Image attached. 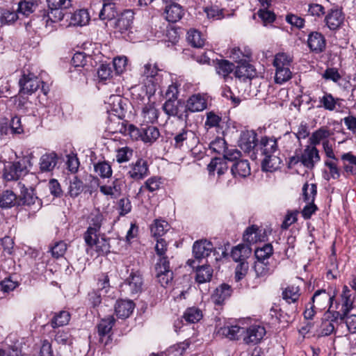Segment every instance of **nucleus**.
Wrapping results in <instances>:
<instances>
[{"mask_svg":"<svg viewBox=\"0 0 356 356\" xmlns=\"http://www.w3.org/2000/svg\"><path fill=\"white\" fill-rule=\"evenodd\" d=\"M334 298L335 294L330 289L316 291L304 312L305 318L312 319L317 311L330 309Z\"/></svg>","mask_w":356,"mask_h":356,"instance_id":"1","label":"nucleus"},{"mask_svg":"<svg viewBox=\"0 0 356 356\" xmlns=\"http://www.w3.org/2000/svg\"><path fill=\"white\" fill-rule=\"evenodd\" d=\"M259 148L264 158L262 161V168L265 171H273L278 168L280 158L275 155L278 151L277 140L267 136L263 137L259 144Z\"/></svg>","mask_w":356,"mask_h":356,"instance_id":"2","label":"nucleus"},{"mask_svg":"<svg viewBox=\"0 0 356 356\" xmlns=\"http://www.w3.org/2000/svg\"><path fill=\"white\" fill-rule=\"evenodd\" d=\"M33 154L23 156L21 159L10 163L4 167L3 177L7 181H16L28 172V168L32 165Z\"/></svg>","mask_w":356,"mask_h":356,"instance_id":"3","label":"nucleus"},{"mask_svg":"<svg viewBox=\"0 0 356 356\" xmlns=\"http://www.w3.org/2000/svg\"><path fill=\"white\" fill-rule=\"evenodd\" d=\"M156 277L160 284L166 287L173 280V272L170 267L168 257L159 259L155 265Z\"/></svg>","mask_w":356,"mask_h":356,"instance_id":"4","label":"nucleus"},{"mask_svg":"<svg viewBox=\"0 0 356 356\" xmlns=\"http://www.w3.org/2000/svg\"><path fill=\"white\" fill-rule=\"evenodd\" d=\"M41 83L43 82L34 74H23L19 81V94L32 95L39 89Z\"/></svg>","mask_w":356,"mask_h":356,"instance_id":"5","label":"nucleus"},{"mask_svg":"<svg viewBox=\"0 0 356 356\" xmlns=\"http://www.w3.org/2000/svg\"><path fill=\"white\" fill-rule=\"evenodd\" d=\"M129 168L127 175L134 181H140L149 174L147 161L143 159H138L136 162L130 163Z\"/></svg>","mask_w":356,"mask_h":356,"instance_id":"6","label":"nucleus"},{"mask_svg":"<svg viewBox=\"0 0 356 356\" xmlns=\"http://www.w3.org/2000/svg\"><path fill=\"white\" fill-rule=\"evenodd\" d=\"M143 284V281L140 272L132 271L122 284V287L131 295H135L142 291Z\"/></svg>","mask_w":356,"mask_h":356,"instance_id":"7","label":"nucleus"},{"mask_svg":"<svg viewBox=\"0 0 356 356\" xmlns=\"http://www.w3.org/2000/svg\"><path fill=\"white\" fill-rule=\"evenodd\" d=\"M163 110L168 117H177L180 120H187L188 115H184V105L177 99H168L163 105Z\"/></svg>","mask_w":356,"mask_h":356,"instance_id":"8","label":"nucleus"},{"mask_svg":"<svg viewBox=\"0 0 356 356\" xmlns=\"http://www.w3.org/2000/svg\"><path fill=\"white\" fill-rule=\"evenodd\" d=\"M321 159L319 152L316 147L307 145L304 149L299 161L308 169L314 168Z\"/></svg>","mask_w":356,"mask_h":356,"instance_id":"9","label":"nucleus"},{"mask_svg":"<svg viewBox=\"0 0 356 356\" xmlns=\"http://www.w3.org/2000/svg\"><path fill=\"white\" fill-rule=\"evenodd\" d=\"M214 250L211 242L204 239L197 241L193 245V254L195 259L199 263L204 258L207 257Z\"/></svg>","mask_w":356,"mask_h":356,"instance_id":"10","label":"nucleus"},{"mask_svg":"<svg viewBox=\"0 0 356 356\" xmlns=\"http://www.w3.org/2000/svg\"><path fill=\"white\" fill-rule=\"evenodd\" d=\"M106 103L108 104L107 109L113 113V114L122 118L124 116L126 111V100L124 99L120 95H111Z\"/></svg>","mask_w":356,"mask_h":356,"instance_id":"11","label":"nucleus"},{"mask_svg":"<svg viewBox=\"0 0 356 356\" xmlns=\"http://www.w3.org/2000/svg\"><path fill=\"white\" fill-rule=\"evenodd\" d=\"M115 319L112 316L102 318L97 325L98 334L99 336V342L106 346L110 341L109 333L114 325Z\"/></svg>","mask_w":356,"mask_h":356,"instance_id":"12","label":"nucleus"},{"mask_svg":"<svg viewBox=\"0 0 356 356\" xmlns=\"http://www.w3.org/2000/svg\"><path fill=\"white\" fill-rule=\"evenodd\" d=\"M238 144L244 152H251L257 146V134L252 130L243 131L241 133Z\"/></svg>","mask_w":356,"mask_h":356,"instance_id":"13","label":"nucleus"},{"mask_svg":"<svg viewBox=\"0 0 356 356\" xmlns=\"http://www.w3.org/2000/svg\"><path fill=\"white\" fill-rule=\"evenodd\" d=\"M245 336L243 341L245 343H257L264 338L266 334L264 327L259 325H252L245 329Z\"/></svg>","mask_w":356,"mask_h":356,"instance_id":"14","label":"nucleus"},{"mask_svg":"<svg viewBox=\"0 0 356 356\" xmlns=\"http://www.w3.org/2000/svg\"><path fill=\"white\" fill-rule=\"evenodd\" d=\"M234 75L240 81H245L253 79L256 76V72L254 67L247 60H244L236 67Z\"/></svg>","mask_w":356,"mask_h":356,"instance_id":"15","label":"nucleus"},{"mask_svg":"<svg viewBox=\"0 0 356 356\" xmlns=\"http://www.w3.org/2000/svg\"><path fill=\"white\" fill-rule=\"evenodd\" d=\"M355 298V294L352 293L351 290L347 286H343L340 296L339 302L341 305V312H343V316H346L349 312L353 308Z\"/></svg>","mask_w":356,"mask_h":356,"instance_id":"16","label":"nucleus"},{"mask_svg":"<svg viewBox=\"0 0 356 356\" xmlns=\"http://www.w3.org/2000/svg\"><path fill=\"white\" fill-rule=\"evenodd\" d=\"M187 264L193 268H196L195 280L198 283H204L211 280L213 275V269L209 265L196 266L195 260L193 259H188Z\"/></svg>","mask_w":356,"mask_h":356,"instance_id":"17","label":"nucleus"},{"mask_svg":"<svg viewBox=\"0 0 356 356\" xmlns=\"http://www.w3.org/2000/svg\"><path fill=\"white\" fill-rule=\"evenodd\" d=\"M58 156L55 152L45 153L39 160V168L41 172H52L56 168Z\"/></svg>","mask_w":356,"mask_h":356,"instance_id":"18","label":"nucleus"},{"mask_svg":"<svg viewBox=\"0 0 356 356\" xmlns=\"http://www.w3.org/2000/svg\"><path fill=\"white\" fill-rule=\"evenodd\" d=\"M344 16L339 9H331L325 18L327 26L332 31L337 30L343 23Z\"/></svg>","mask_w":356,"mask_h":356,"instance_id":"19","label":"nucleus"},{"mask_svg":"<svg viewBox=\"0 0 356 356\" xmlns=\"http://www.w3.org/2000/svg\"><path fill=\"white\" fill-rule=\"evenodd\" d=\"M184 14L183 8L177 3L166 5L163 15L167 21L175 23L180 20Z\"/></svg>","mask_w":356,"mask_h":356,"instance_id":"20","label":"nucleus"},{"mask_svg":"<svg viewBox=\"0 0 356 356\" xmlns=\"http://www.w3.org/2000/svg\"><path fill=\"white\" fill-rule=\"evenodd\" d=\"M134 13L131 10H124L115 22V28L121 33L129 31L132 27Z\"/></svg>","mask_w":356,"mask_h":356,"instance_id":"21","label":"nucleus"},{"mask_svg":"<svg viewBox=\"0 0 356 356\" xmlns=\"http://www.w3.org/2000/svg\"><path fill=\"white\" fill-rule=\"evenodd\" d=\"M307 44L311 51L317 54L322 52L325 48V38L318 32H312L309 35Z\"/></svg>","mask_w":356,"mask_h":356,"instance_id":"22","label":"nucleus"},{"mask_svg":"<svg viewBox=\"0 0 356 356\" xmlns=\"http://www.w3.org/2000/svg\"><path fill=\"white\" fill-rule=\"evenodd\" d=\"M207 103L204 97L200 95H194L191 96L187 101L184 113L187 111L191 112H200L207 108Z\"/></svg>","mask_w":356,"mask_h":356,"instance_id":"23","label":"nucleus"},{"mask_svg":"<svg viewBox=\"0 0 356 356\" xmlns=\"http://www.w3.org/2000/svg\"><path fill=\"white\" fill-rule=\"evenodd\" d=\"M231 293V287L228 284H222L216 289L211 299L216 305H221L225 300L230 297Z\"/></svg>","mask_w":356,"mask_h":356,"instance_id":"24","label":"nucleus"},{"mask_svg":"<svg viewBox=\"0 0 356 356\" xmlns=\"http://www.w3.org/2000/svg\"><path fill=\"white\" fill-rule=\"evenodd\" d=\"M134 309V303L131 300H119L115 305V312L118 318H128Z\"/></svg>","mask_w":356,"mask_h":356,"instance_id":"25","label":"nucleus"},{"mask_svg":"<svg viewBox=\"0 0 356 356\" xmlns=\"http://www.w3.org/2000/svg\"><path fill=\"white\" fill-rule=\"evenodd\" d=\"M231 172L234 177H246L250 175V166L248 160L239 159L234 163Z\"/></svg>","mask_w":356,"mask_h":356,"instance_id":"26","label":"nucleus"},{"mask_svg":"<svg viewBox=\"0 0 356 356\" xmlns=\"http://www.w3.org/2000/svg\"><path fill=\"white\" fill-rule=\"evenodd\" d=\"M18 206L27 205L31 206L37 203L38 207H40V201L34 194L33 190L31 188H23L21 191L19 197L17 198Z\"/></svg>","mask_w":356,"mask_h":356,"instance_id":"27","label":"nucleus"},{"mask_svg":"<svg viewBox=\"0 0 356 356\" xmlns=\"http://www.w3.org/2000/svg\"><path fill=\"white\" fill-rule=\"evenodd\" d=\"M332 135L330 129L326 126L321 127L315 131L309 138V142L311 145L315 147L316 145L320 144L321 142L323 143L324 140H328L327 138Z\"/></svg>","mask_w":356,"mask_h":356,"instance_id":"28","label":"nucleus"},{"mask_svg":"<svg viewBox=\"0 0 356 356\" xmlns=\"http://www.w3.org/2000/svg\"><path fill=\"white\" fill-rule=\"evenodd\" d=\"M90 15L86 9H79L71 15L70 25L83 26L88 24Z\"/></svg>","mask_w":356,"mask_h":356,"instance_id":"29","label":"nucleus"},{"mask_svg":"<svg viewBox=\"0 0 356 356\" xmlns=\"http://www.w3.org/2000/svg\"><path fill=\"white\" fill-rule=\"evenodd\" d=\"M245 333V328L238 325L224 326L220 327L218 334L231 340L238 339V337Z\"/></svg>","mask_w":356,"mask_h":356,"instance_id":"30","label":"nucleus"},{"mask_svg":"<svg viewBox=\"0 0 356 356\" xmlns=\"http://www.w3.org/2000/svg\"><path fill=\"white\" fill-rule=\"evenodd\" d=\"M251 253V248L248 244H239L231 252V257L236 262L245 261Z\"/></svg>","mask_w":356,"mask_h":356,"instance_id":"31","label":"nucleus"},{"mask_svg":"<svg viewBox=\"0 0 356 356\" xmlns=\"http://www.w3.org/2000/svg\"><path fill=\"white\" fill-rule=\"evenodd\" d=\"M142 117L144 123L153 124L157 121L159 111L156 108L154 103L147 104L143 108Z\"/></svg>","mask_w":356,"mask_h":356,"instance_id":"32","label":"nucleus"},{"mask_svg":"<svg viewBox=\"0 0 356 356\" xmlns=\"http://www.w3.org/2000/svg\"><path fill=\"white\" fill-rule=\"evenodd\" d=\"M228 169L227 162L221 158L216 157L210 161L207 165V170L210 175H214L216 171L218 176L223 175Z\"/></svg>","mask_w":356,"mask_h":356,"instance_id":"33","label":"nucleus"},{"mask_svg":"<svg viewBox=\"0 0 356 356\" xmlns=\"http://www.w3.org/2000/svg\"><path fill=\"white\" fill-rule=\"evenodd\" d=\"M18 202L16 195L12 191L6 190L0 194V207L2 209L18 206Z\"/></svg>","mask_w":356,"mask_h":356,"instance_id":"34","label":"nucleus"},{"mask_svg":"<svg viewBox=\"0 0 356 356\" xmlns=\"http://www.w3.org/2000/svg\"><path fill=\"white\" fill-rule=\"evenodd\" d=\"M122 182L118 179L113 181L111 185H103L99 186V191L105 195L115 197L120 194Z\"/></svg>","mask_w":356,"mask_h":356,"instance_id":"35","label":"nucleus"},{"mask_svg":"<svg viewBox=\"0 0 356 356\" xmlns=\"http://www.w3.org/2000/svg\"><path fill=\"white\" fill-rule=\"evenodd\" d=\"M170 228L168 222L162 219H156L151 225V233L154 237L159 238L163 236Z\"/></svg>","mask_w":356,"mask_h":356,"instance_id":"36","label":"nucleus"},{"mask_svg":"<svg viewBox=\"0 0 356 356\" xmlns=\"http://www.w3.org/2000/svg\"><path fill=\"white\" fill-rule=\"evenodd\" d=\"M339 98H334L330 93L324 92V95L319 97L320 104L317 107H323L327 111H332L336 108V106L339 104Z\"/></svg>","mask_w":356,"mask_h":356,"instance_id":"37","label":"nucleus"},{"mask_svg":"<svg viewBox=\"0 0 356 356\" xmlns=\"http://www.w3.org/2000/svg\"><path fill=\"white\" fill-rule=\"evenodd\" d=\"M160 132L157 127L153 126H147L143 127L142 140L144 143H152L159 137Z\"/></svg>","mask_w":356,"mask_h":356,"instance_id":"38","label":"nucleus"},{"mask_svg":"<svg viewBox=\"0 0 356 356\" xmlns=\"http://www.w3.org/2000/svg\"><path fill=\"white\" fill-rule=\"evenodd\" d=\"M275 67V81L277 83L282 84L288 81L292 76L290 70L291 66H274Z\"/></svg>","mask_w":356,"mask_h":356,"instance_id":"39","label":"nucleus"},{"mask_svg":"<svg viewBox=\"0 0 356 356\" xmlns=\"http://www.w3.org/2000/svg\"><path fill=\"white\" fill-rule=\"evenodd\" d=\"M300 291V287L296 284L288 286L282 292L283 298L289 303H294L299 299Z\"/></svg>","mask_w":356,"mask_h":356,"instance_id":"40","label":"nucleus"},{"mask_svg":"<svg viewBox=\"0 0 356 356\" xmlns=\"http://www.w3.org/2000/svg\"><path fill=\"white\" fill-rule=\"evenodd\" d=\"M161 184V178L156 176L148 178L139 189V193L147 191L154 193L160 188Z\"/></svg>","mask_w":356,"mask_h":356,"instance_id":"41","label":"nucleus"},{"mask_svg":"<svg viewBox=\"0 0 356 356\" xmlns=\"http://www.w3.org/2000/svg\"><path fill=\"white\" fill-rule=\"evenodd\" d=\"M66 8H48V10L45 11L44 15V19H46L47 24L50 21L51 22H58L61 21L65 15L64 10Z\"/></svg>","mask_w":356,"mask_h":356,"instance_id":"42","label":"nucleus"},{"mask_svg":"<svg viewBox=\"0 0 356 356\" xmlns=\"http://www.w3.org/2000/svg\"><path fill=\"white\" fill-rule=\"evenodd\" d=\"M191 137H194V134L187 129H182L179 132L177 133L174 136L173 145L176 148L181 149L184 143Z\"/></svg>","mask_w":356,"mask_h":356,"instance_id":"43","label":"nucleus"},{"mask_svg":"<svg viewBox=\"0 0 356 356\" xmlns=\"http://www.w3.org/2000/svg\"><path fill=\"white\" fill-rule=\"evenodd\" d=\"M254 270L256 277L265 280L270 273L269 264L268 261H255Z\"/></svg>","mask_w":356,"mask_h":356,"instance_id":"44","label":"nucleus"},{"mask_svg":"<svg viewBox=\"0 0 356 356\" xmlns=\"http://www.w3.org/2000/svg\"><path fill=\"white\" fill-rule=\"evenodd\" d=\"M83 181L78 179L77 177H74L70 181L68 187V193L72 197H76L81 193L83 190Z\"/></svg>","mask_w":356,"mask_h":356,"instance_id":"45","label":"nucleus"},{"mask_svg":"<svg viewBox=\"0 0 356 356\" xmlns=\"http://www.w3.org/2000/svg\"><path fill=\"white\" fill-rule=\"evenodd\" d=\"M187 40L194 47L200 48L204 44V38L201 33L197 30H190L187 33Z\"/></svg>","mask_w":356,"mask_h":356,"instance_id":"46","label":"nucleus"},{"mask_svg":"<svg viewBox=\"0 0 356 356\" xmlns=\"http://www.w3.org/2000/svg\"><path fill=\"white\" fill-rule=\"evenodd\" d=\"M233 64L227 60H221L218 62L216 66V70L218 74L227 79L229 74L233 71Z\"/></svg>","mask_w":356,"mask_h":356,"instance_id":"47","label":"nucleus"},{"mask_svg":"<svg viewBox=\"0 0 356 356\" xmlns=\"http://www.w3.org/2000/svg\"><path fill=\"white\" fill-rule=\"evenodd\" d=\"M341 159L348 161V164H345L343 166L344 170L353 175H356V156L352 153L348 152L343 154L341 156Z\"/></svg>","mask_w":356,"mask_h":356,"instance_id":"48","label":"nucleus"},{"mask_svg":"<svg viewBox=\"0 0 356 356\" xmlns=\"http://www.w3.org/2000/svg\"><path fill=\"white\" fill-rule=\"evenodd\" d=\"M273 254V246L270 244H265L262 248L256 249L254 254L257 261H268Z\"/></svg>","mask_w":356,"mask_h":356,"instance_id":"49","label":"nucleus"},{"mask_svg":"<svg viewBox=\"0 0 356 356\" xmlns=\"http://www.w3.org/2000/svg\"><path fill=\"white\" fill-rule=\"evenodd\" d=\"M95 171L102 178H108L112 175L111 166L106 161L99 162L94 165Z\"/></svg>","mask_w":356,"mask_h":356,"instance_id":"50","label":"nucleus"},{"mask_svg":"<svg viewBox=\"0 0 356 356\" xmlns=\"http://www.w3.org/2000/svg\"><path fill=\"white\" fill-rule=\"evenodd\" d=\"M184 318L186 321L194 323L202 318V312L197 307H190L184 312Z\"/></svg>","mask_w":356,"mask_h":356,"instance_id":"51","label":"nucleus"},{"mask_svg":"<svg viewBox=\"0 0 356 356\" xmlns=\"http://www.w3.org/2000/svg\"><path fill=\"white\" fill-rule=\"evenodd\" d=\"M116 12L112 2L104 3L101 9L99 17L102 20H111L115 17Z\"/></svg>","mask_w":356,"mask_h":356,"instance_id":"52","label":"nucleus"},{"mask_svg":"<svg viewBox=\"0 0 356 356\" xmlns=\"http://www.w3.org/2000/svg\"><path fill=\"white\" fill-rule=\"evenodd\" d=\"M99 231L93 229L92 227H88L86 231L83 234V239L86 244L90 248H93L95 243L97 241L99 238Z\"/></svg>","mask_w":356,"mask_h":356,"instance_id":"53","label":"nucleus"},{"mask_svg":"<svg viewBox=\"0 0 356 356\" xmlns=\"http://www.w3.org/2000/svg\"><path fill=\"white\" fill-rule=\"evenodd\" d=\"M70 314L66 311H61L56 314L51 320V326L58 327L67 325L70 321Z\"/></svg>","mask_w":356,"mask_h":356,"instance_id":"54","label":"nucleus"},{"mask_svg":"<svg viewBox=\"0 0 356 356\" xmlns=\"http://www.w3.org/2000/svg\"><path fill=\"white\" fill-rule=\"evenodd\" d=\"M227 145L226 141L221 137H217L209 144L210 149L218 154L223 155L224 152H225V150L227 149Z\"/></svg>","mask_w":356,"mask_h":356,"instance_id":"55","label":"nucleus"},{"mask_svg":"<svg viewBox=\"0 0 356 356\" xmlns=\"http://www.w3.org/2000/svg\"><path fill=\"white\" fill-rule=\"evenodd\" d=\"M104 220V217L99 210L93 211L90 214L88 227L99 231Z\"/></svg>","mask_w":356,"mask_h":356,"instance_id":"56","label":"nucleus"},{"mask_svg":"<svg viewBox=\"0 0 356 356\" xmlns=\"http://www.w3.org/2000/svg\"><path fill=\"white\" fill-rule=\"evenodd\" d=\"M95 251L99 255L107 254L111 252V245L109 243V239L104 237H101L95 243L94 245Z\"/></svg>","mask_w":356,"mask_h":356,"instance_id":"57","label":"nucleus"},{"mask_svg":"<svg viewBox=\"0 0 356 356\" xmlns=\"http://www.w3.org/2000/svg\"><path fill=\"white\" fill-rule=\"evenodd\" d=\"M119 131L124 133L125 134H129L130 137L134 140L140 139L142 140L143 127H141V129H138L133 124H129L128 127H123L122 125V127L119 129Z\"/></svg>","mask_w":356,"mask_h":356,"instance_id":"58","label":"nucleus"},{"mask_svg":"<svg viewBox=\"0 0 356 356\" xmlns=\"http://www.w3.org/2000/svg\"><path fill=\"white\" fill-rule=\"evenodd\" d=\"M302 193L305 201L307 202H314L315 196L317 193L316 185L314 184H312L311 185L308 184H304Z\"/></svg>","mask_w":356,"mask_h":356,"instance_id":"59","label":"nucleus"},{"mask_svg":"<svg viewBox=\"0 0 356 356\" xmlns=\"http://www.w3.org/2000/svg\"><path fill=\"white\" fill-rule=\"evenodd\" d=\"M37 7V4L33 1H24L19 3L18 13L28 16L33 13Z\"/></svg>","mask_w":356,"mask_h":356,"instance_id":"60","label":"nucleus"},{"mask_svg":"<svg viewBox=\"0 0 356 356\" xmlns=\"http://www.w3.org/2000/svg\"><path fill=\"white\" fill-rule=\"evenodd\" d=\"M292 58L286 53H278L275 55L273 65L274 66H291Z\"/></svg>","mask_w":356,"mask_h":356,"instance_id":"61","label":"nucleus"},{"mask_svg":"<svg viewBox=\"0 0 356 356\" xmlns=\"http://www.w3.org/2000/svg\"><path fill=\"white\" fill-rule=\"evenodd\" d=\"M257 14L259 17L262 20L265 26L268 24H271L275 19V13L268 10V8H260Z\"/></svg>","mask_w":356,"mask_h":356,"instance_id":"62","label":"nucleus"},{"mask_svg":"<svg viewBox=\"0 0 356 356\" xmlns=\"http://www.w3.org/2000/svg\"><path fill=\"white\" fill-rule=\"evenodd\" d=\"M257 227L254 225L248 227L243 236V241L249 244L254 243L257 242Z\"/></svg>","mask_w":356,"mask_h":356,"instance_id":"63","label":"nucleus"},{"mask_svg":"<svg viewBox=\"0 0 356 356\" xmlns=\"http://www.w3.org/2000/svg\"><path fill=\"white\" fill-rule=\"evenodd\" d=\"M24 95H20L19 97H14L13 101L16 108L22 112H26L29 106L31 105V102H29L26 98L23 97Z\"/></svg>","mask_w":356,"mask_h":356,"instance_id":"64","label":"nucleus"}]
</instances>
